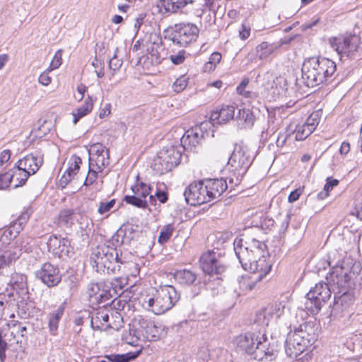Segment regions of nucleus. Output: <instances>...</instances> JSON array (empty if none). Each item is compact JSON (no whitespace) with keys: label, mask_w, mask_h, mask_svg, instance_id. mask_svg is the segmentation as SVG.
Listing matches in <instances>:
<instances>
[{"label":"nucleus","mask_w":362,"mask_h":362,"mask_svg":"<svg viewBox=\"0 0 362 362\" xmlns=\"http://www.w3.org/2000/svg\"><path fill=\"white\" fill-rule=\"evenodd\" d=\"M234 250L243 268L250 272L243 276L240 282L243 289L252 290L256 284L262 281L271 271L272 264L267 246L263 242L252 239L250 242H245L243 239H235Z\"/></svg>","instance_id":"nucleus-1"},{"label":"nucleus","mask_w":362,"mask_h":362,"mask_svg":"<svg viewBox=\"0 0 362 362\" xmlns=\"http://www.w3.org/2000/svg\"><path fill=\"white\" fill-rule=\"evenodd\" d=\"M90 261L97 272H105L106 270L107 273H115L119 270L118 254L113 247L105 245L96 247L92 252Z\"/></svg>","instance_id":"nucleus-6"},{"label":"nucleus","mask_w":362,"mask_h":362,"mask_svg":"<svg viewBox=\"0 0 362 362\" xmlns=\"http://www.w3.org/2000/svg\"><path fill=\"white\" fill-rule=\"evenodd\" d=\"M13 188L23 185L30 176L29 173L16 164V166L9 170Z\"/></svg>","instance_id":"nucleus-27"},{"label":"nucleus","mask_w":362,"mask_h":362,"mask_svg":"<svg viewBox=\"0 0 362 362\" xmlns=\"http://www.w3.org/2000/svg\"><path fill=\"white\" fill-rule=\"evenodd\" d=\"M329 41L330 46L338 54L349 56L356 51L359 43V38L356 35L341 36L330 38Z\"/></svg>","instance_id":"nucleus-12"},{"label":"nucleus","mask_w":362,"mask_h":362,"mask_svg":"<svg viewBox=\"0 0 362 362\" xmlns=\"http://www.w3.org/2000/svg\"><path fill=\"white\" fill-rule=\"evenodd\" d=\"M317 58L311 57L305 60L302 66L303 76L308 80L315 82L317 80Z\"/></svg>","instance_id":"nucleus-28"},{"label":"nucleus","mask_w":362,"mask_h":362,"mask_svg":"<svg viewBox=\"0 0 362 362\" xmlns=\"http://www.w3.org/2000/svg\"><path fill=\"white\" fill-rule=\"evenodd\" d=\"M317 119V114L313 112L308 118L306 122L302 126L298 127L296 129V139L303 141L305 139L317 128L315 123Z\"/></svg>","instance_id":"nucleus-23"},{"label":"nucleus","mask_w":362,"mask_h":362,"mask_svg":"<svg viewBox=\"0 0 362 362\" xmlns=\"http://www.w3.org/2000/svg\"><path fill=\"white\" fill-rule=\"evenodd\" d=\"M198 35L199 29L194 24H180L172 33L171 40L174 45L186 47L195 41Z\"/></svg>","instance_id":"nucleus-9"},{"label":"nucleus","mask_w":362,"mask_h":362,"mask_svg":"<svg viewBox=\"0 0 362 362\" xmlns=\"http://www.w3.org/2000/svg\"><path fill=\"white\" fill-rule=\"evenodd\" d=\"M42 163L43 155L39 151H35L20 159L16 165L32 175L39 170Z\"/></svg>","instance_id":"nucleus-18"},{"label":"nucleus","mask_w":362,"mask_h":362,"mask_svg":"<svg viewBox=\"0 0 362 362\" xmlns=\"http://www.w3.org/2000/svg\"><path fill=\"white\" fill-rule=\"evenodd\" d=\"M115 199H111L110 201L106 202H101L98 209V213L101 215H103L109 212L115 206Z\"/></svg>","instance_id":"nucleus-56"},{"label":"nucleus","mask_w":362,"mask_h":362,"mask_svg":"<svg viewBox=\"0 0 362 362\" xmlns=\"http://www.w3.org/2000/svg\"><path fill=\"white\" fill-rule=\"evenodd\" d=\"M141 352V350L135 351V352H129L126 354L122 355H115L108 356V358L112 362H129L131 360L135 359Z\"/></svg>","instance_id":"nucleus-43"},{"label":"nucleus","mask_w":362,"mask_h":362,"mask_svg":"<svg viewBox=\"0 0 362 362\" xmlns=\"http://www.w3.org/2000/svg\"><path fill=\"white\" fill-rule=\"evenodd\" d=\"M209 123L203 122L199 127L189 129L187 130L182 138L180 144L183 149L192 151L204 139L207 132H204L203 129H206Z\"/></svg>","instance_id":"nucleus-13"},{"label":"nucleus","mask_w":362,"mask_h":362,"mask_svg":"<svg viewBox=\"0 0 362 362\" xmlns=\"http://www.w3.org/2000/svg\"><path fill=\"white\" fill-rule=\"evenodd\" d=\"M264 78L268 81H272L270 88L274 89L273 94L281 95L287 89V81L283 76L274 77L270 72L264 74Z\"/></svg>","instance_id":"nucleus-26"},{"label":"nucleus","mask_w":362,"mask_h":362,"mask_svg":"<svg viewBox=\"0 0 362 362\" xmlns=\"http://www.w3.org/2000/svg\"><path fill=\"white\" fill-rule=\"evenodd\" d=\"M81 163L82 160L79 156H71L68 161L69 166L59 180V184L62 187H64L78 173Z\"/></svg>","instance_id":"nucleus-19"},{"label":"nucleus","mask_w":362,"mask_h":362,"mask_svg":"<svg viewBox=\"0 0 362 362\" xmlns=\"http://www.w3.org/2000/svg\"><path fill=\"white\" fill-rule=\"evenodd\" d=\"M109 152V150L100 143H95L90 146L89 157L98 156Z\"/></svg>","instance_id":"nucleus-49"},{"label":"nucleus","mask_w":362,"mask_h":362,"mask_svg":"<svg viewBox=\"0 0 362 362\" xmlns=\"http://www.w3.org/2000/svg\"><path fill=\"white\" fill-rule=\"evenodd\" d=\"M36 276L48 287H53L61 281V274L58 267L46 262L36 272Z\"/></svg>","instance_id":"nucleus-15"},{"label":"nucleus","mask_w":362,"mask_h":362,"mask_svg":"<svg viewBox=\"0 0 362 362\" xmlns=\"http://www.w3.org/2000/svg\"><path fill=\"white\" fill-rule=\"evenodd\" d=\"M273 47L267 42H262L256 47V56L259 59H264L273 52Z\"/></svg>","instance_id":"nucleus-42"},{"label":"nucleus","mask_w":362,"mask_h":362,"mask_svg":"<svg viewBox=\"0 0 362 362\" xmlns=\"http://www.w3.org/2000/svg\"><path fill=\"white\" fill-rule=\"evenodd\" d=\"M319 290H320V291H318V296H321L322 300L325 302L330 298L331 291L327 284H318V291Z\"/></svg>","instance_id":"nucleus-53"},{"label":"nucleus","mask_w":362,"mask_h":362,"mask_svg":"<svg viewBox=\"0 0 362 362\" xmlns=\"http://www.w3.org/2000/svg\"><path fill=\"white\" fill-rule=\"evenodd\" d=\"M124 201L129 204L141 209H146L148 206V201L139 198L134 194L133 195H126Z\"/></svg>","instance_id":"nucleus-44"},{"label":"nucleus","mask_w":362,"mask_h":362,"mask_svg":"<svg viewBox=\"0 0 362 362\" xmlns=\"http://www.w3.org/2000/svg\"><path fill=\"white\" fill-rule=\"evenodd\" d=\"M221 60V54L219 52H214L211 54L209 62L205 64V69L214 70L217 64Z\"/></svg>","instance_id":"nucleus-51"},{"label":"nucleus","mask_w":362,"mask_h":362,"mask_svg":"<svg viewBox=\"0 0 362 362\" xmlns=\"http://www.w3.org/2000/svg\"><path fill=\"white\" fill-rule=\"evenodd\" d=\"M204 180L191 183L185 190L184 196L187 204L192 206L201 205L210 202L209 191L206 189Z\"/></svg>","instance_id":"nucleus-10"},{"label":"nucleus","mask_w":362,"mask_h":362,"mask_svg":"<svg viewBox=\"0 0 362 362\" xmlns=\"http://www.w3.org/2000/svg\"><path fill=\"white\" fill-rule=\"evenodd\" d=\"M156 195L158 199L160 201V203L164 204L168 200V195H167V194L165 192L158 190L156 193Z\"/></svg>","instance_id":"nucleus-63"},{"label":"nucleus","mask_w":362,"mask_h":362,"mask_svg":"<svg viewBox=\"0 0 362 362\" xmlns=\"http://www.w3.org/2000/svg\"><path fill=\"white\" fill-rule=\"evenodd\" d=\"M330 278L334 284L339 287H346L350 279L349 275L344 271L342 267H336L330 273Z\"/></svg>","instance_id":"nucleus-31"},{"label":"nucleus","mask_w":362,"mask_h":362,"mask_svg":"<svg viewBox=\"0 0 362 362\" xmlns=\"http://www.w3.org/2000/svg\"><path fill=\"white\" fill-rule=\"evenodd\" d=\"M335 64L334 62L323 59L318 60V76L322 73L325 78L332 76L335 71Z\"/></svg>","instance_id":"nucleus-37"},{"label":"nucleus","mask_w":362,"mask_h":362,"mask_svg":"<svg viewBox=\"0 0 362 362\" xmlns=\"http://www.w3.org/2000/svg\"><path fill=\"white\" fill-rule=\"evenodd\" d=\"M303 191V189L301 187H298L295 190L292 191L288 197V201L290 203H293L296 201H297L300 196L302 194Z\"/></svg>","instance_id":"nucleus-58"},{"label":"nucleus","mask_w":362,"mask_h":362,"mask_svg":"<svg viewBox=\"0 0 362 362\" xmlns=\"http://www.w3.org/2000/svg\"><path fill=\"white\" fill-rule=\"evenodd\" d=\"M144 46L146 47L144 57H139L136 64L151 70V67L158 66L164 59L162 54L164 52L162 39L156 33H150L148 42H145Z\"/></svg>","instance_id":"nucleus-7"},{"label":"nucleus","mask_w":362,"mask_h":362,"mask_svg":"<svg viewBox=\"0 0 362 362\" xmlns=\"http://www.w3.org/2000/svg\"><path fill=\"white\" fill-rule=\"evenodd\" d=\"M248 83L247 80L243 81L240 85L237 87V92L240 95H245L247 92L245 91V88Z\"/></svg>","instance_id":"nucleus-64"},{"label":"nucleus","mask_w":362,"mask_h":362,"mask_svg":"<svg viewBox=\"0 0 362 362\" xmlns=\"http://www.w3.org/2000/svg\"><path fill=\"white\" fill-rule=\"evenodd\" d=\"M188 83L189 77L184 75L176 79L173 83L172 88L175 92L180 93L186 88Z\"/></svg>","instance_id":"nucleus-48"},{"label":"nucleus","mask_w":362,"mask_h":362,"mask_svg":"<svg viewBox=\"0 0 362 362\" xmlns=\"http://www.w3.org/2000/svg\"><path fill=\"white\" fill-rule=\"evenodd\" d=\"M117 51V49H116L114 56L109 60V69L112 71V76H114L115 74L116 71L119 69L122 64V62L120 59H119L116 56Z\"/></svg>","instance_id":"nucleus-52"},{"label":"nucleus","mask_w":362,"mask_h":362,"mask_svg":"<svg viewBox=\"0 0 362 362\" xmlns=\"http://www.w3.org/2000/svg\"><path fill=\"white\" fill-rule=\"evenodd\" d=\"M174 226L173 224H168L165 226L160 230L158 237V242L160 244L166 243L173 235Z\"/></svg>","instance_id":"nucleus-47"},{"label":"nucleus","mask_w":362,"mask_h":362,"mask_svg":"<svg viewBox=\"0 0 362 362\" xmlns=\"http://www.w3.org/2000/svg\"><path fill=\"white\" fill-rule=\"evenodd\" d=\"M49 71H47V69L42 73L38 78V81L40 83H41L43 86H48L51 81V77L48 75Z\"/></svg>","instance_id":"nucleus-60"},{"label":"nucleus","mask_w":362,"mask_h":362,"mask_svg":"<svg viewBox=\"0 0 362 362\" xmlns=\"http://www.w3.org/2000/svg\"><path fill=\"white\" fill-rule=\"evenodd\" d=\"M250 34V29L247 28L245 25H242L241 30L239 31V36L242 40L248 38Z\"/></svg>","instance_id":"nucleus-62"},{"label":"nucleus","mask_w":362,"mask_h":362,"mask_svg":"<svg viewBox=\"0 0 362 362\" xmlns=\"http://www.w3.org/2000/svg\"><path fill=\"white\" fill-rule=\"evenodd\" d=\"M238 347L245 351L257 361H272L276 356V351L270 346L267 337L264 332H247L236 339Z\"/></svg>","instance_id":"nucleus-2"},{"label":"nucleus","mask_w":362,"mask_h":362,"mask_svg":"<svg viewBox=\"0 0 362 362\" xmlns=\"http://www.w3.org/2000/svg\"><path fill=\"white\" fill-rule=\"evenodd\" d=\"M11 151L4 150L0 153V166L8 162L11 158Z\"/></svg>","instance_id":"nucleus-61"},{"label":"nucleus","mask_w":362,"mask_h":362,"mask_svg":"<svg viewBox=\"0 0 362 362\" xmlns=\"http://www.w3.org/2000/svg\"><path fill=\"white\" fill-rule=\"evenodd\" d=\"M10 185L13 186L9 171L0 174V190L6 189Z\"/></svg>","instance_id":"nucleus-55"},{"label":"nucleus","mask_w":362,"mask_h":362,"mask_svg":"<svg viewBox=\"0 0 362 362\" xmlns=\"http://www.w3.org/2000/svg\"><path fill=\"white\" fill-rule=\"evenodd\" d=\"M62 52H61V50H59L55 53V54L50 63V65H49V68L47 69V71H52V70L57 69L62 64Z\"/></svg>","instance_id":"nucleus-57"},{"label":"nucleus","mask_w":362,"mask_h":362,"mask_svg":"<svg viewBox=\"0 0 362 362\" xmlns=\"http://www.w3.org/2000/svg\"><path fill=\"white\" fill-rule=\"evenodd\" d=\"M18 233H14L11 228H8L0 238V274H7L8 268L21 255V247L17 241L13 240Z\"/></svg>","instance_id":"nucleus-4"},{"label":"nucleus","mask_w":362,"mask_h":362,"mask_svg":"<svg viewBox=\"0 0 362 362\" xmlns=\"http://www.w3.org/2000/svg\"><path fill=\"white\" fill-rule=\"evenodd\" d=\"M182 153L173 146L163 148L153 160V169L160 175L170 171L180 163Z\"/></svg>","instance_id":"nucleus-8"},{"label":"nucleus","mask_w":362,"mask_h":362,"mask_svg":"<svg viewBox=\"0 0 362 362\" xmlns=\"http://www.w3.org/2000/svg\"><path fill=\"white\" fill-rule=\"evenodd\" d=\"M285 305L281 302L268 304L256 315L255 321L262 326H267L273 319H277L283 315Z\"/></svg>","instance_id":"nucleus-14"},{"label":"nucleus","mask_w":362,"mask_h":362,"mask_svg":"<svg viewBox=\"0 0 362 362\" xmlns=\"http://www.w3.org/2000/svg\"><path fill=\"white\" fill-rule=\"evenodd\" d=\"M100 171L98 170L95 168L89 165V170L87 174V176L84 180L83 185L84 186H90L92 185L98 178V173Z\"/></svg>","instance_id":"nucleus-50"},{"label":"nucleus","mask_w":362,"mask_h":362,"mask_svg":"<svg viewBox=\"0 0 362 362\" xmlns=\"http://www.w3.org/2000/svg\"><path fill=\"white\" fill-rule=\"evenodd\" d=\"M180 295L175 288L170 285L153 289L143 298V306L156 315H161L170 310L179 300Z\"/></svg>","instance_id":"nucleus-3"},{"label":"nucleus","mask_w":362,"mask_h":362,"mask_svg":"<svg viewBox=\"0 0 362 362\" xmlns=\"http://www.w3.org/2000/svg\"><path fill=\"white\" fill-rule=\"evenodd\" d=\"M110 163L109 152L98 156L89 157V165L103 171Z\"/></svg>","instance_id":"nucleus-35"},{"label":"nucleus","mask_w":362,"mask_h":362,"mask_svg":"<svg viewBox=\"0 0 362 362\" xmlns=\"http://www.w3.org/2000/svg\"><path fill=\"white\" fill-rule=\"evenodd\" d=\"M186 52L184 49L179 50L176 53L171 54L170 55V59L175 65L181 64L185 60Z\"/></svg>","instance_id":"nucleus-54"},{"label":"nucleus","mask_w":362,"mask_h":362,"mask_svg":"<svg viewBox=\"0 0 362 362\" xmlns=\"http://www.w3.org/2000/svg\"><path fill=\"white\" fill-rule=\"evenodd\" d=\"M93 102L92 99L90 96H88L86 100L84 103L78 107L75 112H73V122L76 124V122L83 117L87 115L90 113L93 109Z\"/></svg>","instance_id":"nucleus-32"},{"label":"nucleus","mask_w":362,"mask_h":362,"mask_svg":"<svg viewBox=\"0 0 362 362\" xmlns=\"http://www.w3.org/2000/svg\"><path fill=\"white\" fill-rule=\"evenodd\" d=\"M38 124L39 126L37 128H35L31 132V134L35 138H42L45 136L50 132L52 127V121L40 119L38 121Z\"/></svg>","instance_id":"nucleus-36"},{"label":"nucleus","mask_w":362,"mask_h":362,"mask_svg":"<svg viewBox=\"0 0 362 362\" xmlns=\"http://www.w3.org/2000/svg\"><path fill=\"white\" fill-rule=\"evenodd\" d=\"M289 136H290V134L287 133L286 132H279V134L278 135V137L276 139V146L278 147L284 146V144L286 142V140H287L288 137Z\"/></svg>","instance_id":"nucleus-59"},{"label":"nucleus","mask_w":362,"mask_h":362,"mask_svg":"<svg viewBox=\"0 0 362 362\" xmlns=\"http://www.w3.org/2000/svg\"><path fill=\"white\" fill-rule=\"evenodd\" d=\"M238 121L242 122L244 128H250L253 126L255 117L250 109H240L237 115Z\"/></svg>","instance_id":"nucleus-34"},{"label":"nucleus","mask_w":362,"mask_h":362,"mask_svg":"<svg viewBox=\"0 0 362 362\" xmlns=\"http://www.w3.org/2000/svg\"><path fill=\"white\" fill-rule=\"evenodd\" d=\"M209 191L210 202L218 199L227 189L228 184L225 179H209L204 182Z\"/></svg>","instance_id":"nucleus-20"},{"label":"nucleus","mask_w":362,"mask_h":362,"mask_svg":"<svg viewBox=\"0 0 362 362\" xmlns=\"http://www.w3.org/2000/svg\"><path fill=\"white\" fill-rule=\"evenodd\" d=\"M200 264L203 272L208 276L221 274L226 269L219 254L214 250L208 251L201 256Z\"/></svg>","instance_id":"nucleus-11"},{"label":"nucleus","mask_w":362,"mask_h":362,"mask_svg":"<svg viewBox=\"0 0 362 362\" xmlns=\"http://www.w3.org/2000/svg\"><path fill=\"white\" fill-rule=\"evenodd\" d=\"M109 321V315L104 311L98 312L95 317H92L90 320V325L93 329L100 330V326L98 324V322H100L103 325V322H108Z\"/></svg>","instance_id":"nucleus-45"},{"label":"nucleus","mask_w":362,"mask_h":362,"mask_svg":"<svg viewBox=\"0 0 362 362\" xmlns=\"http://www.w3.org/2000/svg\"><path fill=\"white\" fill-rule=\"evenodd\" d=\"M64 308L61 305L49 315V329L50 334L53 336L57 335L59 323L64 314Z\"/></svg>","instance_id":"nucleus-30"},{"label":"nucleus","mask_w":362,"mask_h":362,"mask_svg":"<svg viewBox=\"0 0 362 362\" xmlns=\"http://www.w3.org/2000/svg\"><path fill=\"white\" fill-rule=\"evenodd\" d=\"M235 106L223 105L220 110L214 111L211 113V119L217 120L218 123H226L234 118Z\"/></svg>","instance_id":"nucleus-24"},{"label":"nucleus","mask_w":362,"mask_h":362,"mask_svg":"<svg viewBox=\"0 0 362 362\" xmlns=\"http://www.w3.org/2000/svg\"><path fill=\"white\" fill-rule=\"evenodd\" d=\"M175 278L180 284L191 286L197 280V275L191 270L181 269L175 272Z\"/></svg>","instance_id":"nucleus-29"},{"label":"nucleus","mask_w":362,"mask_h":362,"mask_svg":"<svg viewBox=\"0 0 362 362\" xmlns=\"http://www.w3.org/2000/svg\"><path fill=\"white\" fill-rule=\"evenodd\" d=\"M76 220V214L71 209L62 210L59 214V223L66 227H71Z\"/></svg>","instance_id":"nucleus-39"},{"label":"nucleus","mask_w":362,"mask_h":362,"mask_svg":"<svg viewBox=\"0 0 362 362\" xmlns=\"http://www.w3.org/2000/svg\"><path fill=\"white\" fill-rule=\"evenodd\" d=\"M315 287H317V284ZM315 288H312L306 294V301L305 303V309L313 315L317 314V296L315 295Z\"/></svg>","instance_id":"nucleus-38"},{"label":"nucleus","mask_w":362,"mask_h":362,"mask_svg":"<svg viewBox=\"0 0 362 362\" xmlns=\"http://www.w3.org/2000/svg\"><path fill=\"white\" fill-rule=\"evenodd\" d=\"M339 180L332 179V177L327 178V182L324 186L323 191L318 194V199H325L329 195V192L333 189L334 187L338 185Z\"/></svg>","instance_id":"nucleus-46"},{"label":"nucleus","mask_w":362,"mask_h":362,"mask_svg":"<svg viewBox=\"0 0 362 362\" xmlns=\"http://www.w3.org/2000/svg\"><path fill=\"white\" fill-rule=\"evenodd\" d=\"M141 329L144 341H156L159 338V329L153 321L144 318L138 321Z\"/></svg>","instance_id":"nucleus-22"},{"label":"nucleus","mask_w":362,"mask_h":362,"mask_svg":"<svg viewBox=\"0 0 362 362\" xmlns=\"http://www.w3.org/2000/svg\"><path fill=\"white\" fill-rule=\"evenodd\" d=\"M252 162L248 148L243 145H236L228 161V170L235 176V179L230 177V183L239 185Z\"/></svg>","instance_id":"nucleus-5"},{"label":"nucleus","mask_w":362,"mask_h":362,"mask_svg":"<svg viewBox=\"0 0 362 362\" xmlns=\"http://www.w3.org/2000/svg\"><path fill=\"white\" fill-rule=\"evenodd\" d=\"M149 40V33H146L144 37L138 40L132 47V52L136 54V56L139 60V57H144L145 54V52L146 49V46H144L145 42H148Z\"/></svg>","instance_id":"nucleus-41"},{"label":"nucleus","mask_w":362,"mask_h":362,"mask_svg":"<svg viewBox=\"0 0 362 362\" xmlns=\"http://www.w3.org/2000/svg\"><path fill=\"white\" fill-rule=\"evenodd\" d=\"M123 340L132 346H136L139 341H144L143 332L138 325V322L129 325L128 332L123 335Z\"/></svg>","instance_id":"nucleus-25"},{"label":"nucleus","mask_w":362,"mask_h":362,"mask_svg":"<svg viewBox=\"0 0 362 362\" xmlns=\"http://www.w3.org/2000/svg\"><path fill=\"white\" fill-rule=\"evenodd\" d=\"M192 2L193 0H159L157 6L163 14L175 13Z\"/></svg>","instance_id":"nucleus-21"},{"label":"nucleus","mask_w":362,"mask_h":362,"mask_svg":"<svg viewBox=\"0 0 362 362\" xmlns=\"http://www.w3.org/2000/svg\"><path fill=\"white\" fill-rule=\"evenodd\" d=\"M212 278L213 276H208V278L204 279V283L207 289L211 290L213 295H216L222 289V280L218 276L211 279Z\"/></svg>","instance_id":"nucleus-40"},{"label":"nucleus","mask_w":362,"mask_h":362,"mask_svg":"<svg viewBox=\"0 0 362 362\" xmlns=\"http://www.w3.org/2000/svg\"><path fill=\"white\" fill-rule=\"evenodd\" d=\"M49 252L59 258L69 257L70 252V242L61 236L51 235L47 243Z\"/></svg>","instance_id":"nucleus-16"},{"label":"nucleus","mask_w":362,"mask_h":362,"mask_svg":"<svg viewBox=\"0 0 362 362\" xmlns=\"http://www.w3.org/2000/svg\"><path fill=\"white\" fill-rule=\"evenodd\" d=\"M305 339L299 334H290L286 341L285 351L290 358H296L301 354L305 349Z\"/></svg>","instance_id":"nucleus-17"},{"label":"nucleus","mask_w":362,"mask_h":362,"mask_svg":"<svg viewBox=\"0 0 362 362\" xmlns=\"http://www.w3.org/2000/svg\"><path fill=\"white\" fill-rule=\"evenodd\" d=\"M133 193L141 199L148 201V198L150 202L155 201V199L152 195L150 194L151 187L144 182L136 185L132 187Z\"/></svg>","instance_id":"nucleus-33"}]
</instances>
